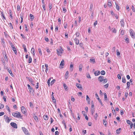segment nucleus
I'll list each match as a JSON object with an SVG mask.
<instances>
[{"label": "nucleus", "instance_id": "f257e3e1", "mask_svg": "<svg viewBox=\"0 0 135 135\" xmlns=\"http://www.w3.org/2000/svg\"><path fill=\"white\" fill-rule=\"evenodd\" d=\"M17 113H12V115L15 117L21 118L22 116H21V114L19 112H17Z\"/></svg>", "mask_w": 135, "mask_h": 135}, {"label": "nucleus", "instance_id": "f03ea898", "mask_svg": "<svg viewBox=\"0 0 135 135\" xmlns=\"http://www.w3.org/2000/svg\"><path fill=\"white\" fill-rule=\"evenodd\" d=\"M63 51V50L62 48H60L59 50H57V54L58 56H61V55L60 53L61 54L62 53Z\"/></svg>", "mask_w": 135, "mask_h": 135}, {"label": "nucleus", "instance_id": "7ed1b4c3", "mask_svg": "<svg viewBox=\"0 0 135 135\" xmlns=\"http://www.w3.org/2000/svg\"><path fill=\"white\" fill-rule=\"evenodd\" d=\"M27 86L29 90L30 93H33L34 92V90H33V88L31 87L29 84L27 85Z\"/></svg>", "mask_w": 135, "mask_h": 135}, {"label": "nucleus", "instance_id": "20e7f679", "mask_svg": "<svg viewBox=\"0 0 135 135\" xmlns=\"http://www.w3.org/2000/svg\"><path fill=\"white\" fill-rule=\"evenodd\" d=\"M4 118L7 123H9L10 120L9 119V118L8 117V116L5 115H4Z\"/></svg>", "mask_w": 135, "mask_h": 135}, {"label": "nucleus", "instance_id": "39448f33", "mask_svg": "<svg viewBox=\"0 0 135 135\" xmlns=\"http://www.w3.org/2000/svg\"><path fill=\"white\" fill-rule=\"evenodd\" d=\"M11 125L13 127L17 129V125L16 123L14 122H11L10 123Z\"/></svg>", "mask_w": 135, "mask_h": 135}, {"label": "nucleus", "instance_id": "423d86ee", "mask_svg": "<svg viewBox=\"0 0 135 135\" xmlns=\"http://www.w3.org/2000/svg\"><path fill=\"white\" fill-rule=\"evenodd\" d=\"M21 110L22 113L25 114L26 113V109L25 107L24 106H22L21 108Z\"/></svg>", "mask_w": 135, "mask_h": 135}, {"label": "nucleus", "instance_id": "0eeeda50", "mask_svg": "<svg viewBox=\"0 0 135 135\" xmlns=\"http://www.w3.org/2000/svg\"><path fill=\"white\" fill-rule=\"evenodd\" d=\"M22 128L23 131L25 134L28 133L27 130L25 127H22Z\"/></svg>", "mask_w": 135, "mask_h": 135}, {"label": "nucleus", "instance_id": "6e6552de", "mask_svg": "<svg viewBox=\"0 0 135 135\" xmlns=\"http://www.w3.org/2000/svg\"><path fill=\"white\" fill-rule=\"evenodd\" d=\"M104 77L103 76H100L98 78V80L100 82L102 81L104 79Z\"/></svg>", "mask_w": 135, "mask_h": 135}, {"label": "nucleus", "instance_id": "1a4fd4ad", "mask_svg": "<svg viewBox=\"0 0 135 135\" xmlns=\"http://www.w3.org/2000/svg\"><path fill=\"white\" fill-rule=\"evenodd\" d=\"M73 39L75 42L76 44V45H78L79 43V40L77 39L76 37L74 38Z\"/></svg>", "mask_w": 135, "mask_h": 135}, {"label": "nucleus", "instance_id": "9d476101", "mask_svg": "<svg viewBox=\"0 0 135 135\" xmlns=\"http://www.w3.org/2000/svg\"><path fill=\"white\" fill-rule=\"evenodd\" d=\"M64 60H62V61H61L60 64V68L61 66H64ZM63 67H62L61 68H63Z\"/></svg>", "mask_w": 135, "mask_h": 135}, {"label": "nucleus", "instance_id": "9b49d317", "mask_svg": "<svg viewBox=\"0 0 135 135\" xmlns=\"http://www.w3.org/2000/svg\"><path fill=\"white\" fill-rule=\"evenodd\" d=\"M130 34L131 37L133 38L134 37L133 31L132 30H130Z\"/></svg>", "mask_w": 135, "mask_h": 135}, {"label": "nucleus", "instance_id": "f8f14e48", "mask_svg": "<svg viewBox=\"0 0 135 135\" xmlns=\"http://www.w3.org/2000/svg\"><path fill=\"white\" fill-rule=\"evenodd\" d=\"M76 86L77 88L79 89H82V87L81 86V85L80 84L76 83Z\"/></svg>", "mask_w": 135, "mask_h": 135}, {"label": "nucleus", "instance_id": "ddd939ff", "mask_svg": "<svg viewBox=\"0 0 135 135\" xmlns=\"http://www.w3.org/2000/svg\"><path fill=\"white\" fill-rule=\"evenodd\" d=\"M120 23L121 26L124 27V22L123 20H122L120 21Z\"/></svg>", "mask_w": 135, "mask_h": 135}, {"label": "nucleus", "instance_id": "4468645a", "mask_svg": "<svg viewBox=\"0 0 135 135\" xmlns=\"http://www.w3.org/2000/svg\"><path fill=\"white\" fill-rule=\"evenodd\" d=\"M86 100L88 101V103L90 104V99L88 95H87L86 96Z\"/></svg>", "mask_w": 135, "mask_h": 135}, {"label": "nucleus", "instance_id": "2eb2a0df", "mask_svg": "<svg viewBox=\"0 0 135 135\" xmlns=\"http://www.w3.org/2000/svg\"><path fill=\"white\" fill-rule=\"evenodd\" d=\"M90 62L94 63L95 62L94 59L93 58H92L90 59Z\"/></svg>", "mask_w": 135, "mask_h": 135}, {"label": "nucleus", "instance_id": "dca6fc26", "mask_svg": "<svg viewBox=\"0 0 135 135\" xmlns=\"http://www.w3.org/2000/svg\"><path fill=\"white\" fill-rule=\"evenodd\" d=\"M43 118L44 120H47L48 119V117L47 115H44L43 117Z\"/></svg>", "mask_w": 135, "mask_h": 135}, {"label": "nucleus", "instance_id": "f3484780", "mask_svg": "<svg viewBox=\"0 0 135 135\" xmlns=\"http://www.w3.org/2000/svg\"><path fill=\"white\" fill-rule=\"evenodd\" d=\"M83 65L82 64H80L79 66V71H81L82 69Z\"/></svg>", "mask_w": 135, "mask_h": 135}, {"label": "nucleus", "instance_id": "a211bd4d", "mask_svg": "<svg viewBox=\"0 0 135 135\" xmlns=\"http://www.w3.org/2000/svg\"><path fill=\"white\" fill-rule=\"evenodd\" d=\"M51 98L52 99V102L54 103H56V99L54 98V95H51Z\"/></svg>", "mask_w": 135, "mask_h": 135}, {"label": "nucleus", "instance_id": "6ab92c4d", "mask_svg": "<svg viewBox=\"0 0 135 135\" xmlns=\"http://www.w3.org/2000/svg\"><path fill=\"white\" fill-rule=\"evenodd\" d=\"M69 74V71H67L65 75V77L66 79H67L68 78Z\"/></svg>", "mask_w": 135, "mask_h": 135}, {"label": "nucleus", "instance_id": "aec40b11", "mask_svg": "<svg viewBox=\"0 0 135 135\" xmlns=\"http://www.w3.org/2000/svg\"><path fill=\"white\" fill-rule=\"evenodd\" d=\"M30 18L31 19V21H32L33 20L34 18V16L31 14H30Z\"/></svg>", "mask_w": 135, "mask_h": 135}, {"label": "nucleus", "instance_id": "412c9836", "mask_svg": "<svg viewBox=\"0 0 135 135\" xmlns=\"http://www.w3.org/2000/svg\"><path fill=\"white\" fill-rule=\"evenodd\" d=\"M121 130V128H119V129H117L116 130V132L118 134H119L121 132L120 130Z\"/></svg>", "mask_w": 135, "mask_h": 135}, {"label": "nucleus", "instance_id": "4be33fe9", "mask_svg": "<svg viewBox=\"0 0 135 135\" xmlns=\"http://www.w3.org/2000/svg\"><path fill=\"white\" fill-rule=\"evenodd\" d=\"M26 78V79H28L29 82H30L31 83L33 82V79L31 78L28 77H27Z\"/></svg>", "mask_w": 135, "mask_h": 135}, {"label": "nucleus", "instance_id": "5701e85b", "mask_svg": "<svg viewBox=\"0 0 135 135\" xmlns=\"http://www.w3.org/2000/svg\"><path fill=\"white\" fill-rule=\"evenodd\" d=\"M73 65L71 64L70 66V70L71 71H73Z\"/></svg>", "mask_w": 135, "mask_h": 135}, {"label": "nucleus", "instance_id": "b1692460", "mask_svg": "<svg viewBox=\"0 0 135 135\" xmlns=\"http://www.w3.org/2000/svg\"><path fill=\"white\" fill-rule=\"evenodd\" d=\"M23 47L24 49V51L25 52H27V51L26 48V45L25 44H23Z\"/></svg>", "mask_w": 135, "mask_h": 135}, {"label": "nucleus", "instance_id": "393cba45", "mask_svg": "<svg viewBox=\"0 0 135 135\" xmlns=\"http://www.w3.org/2000/svg\"><path fill=\"white\" fill-rule=\"evenodd\" d=\"M94 74L95 76H97L99 75L100 74V71H96L94 73Z\"/></svg>", "mask_w": 135, "mask_h": 135}, {"label": "nucleus", "instance_id": "a878e982", "mask_svg": "<svg viewBox=\"0 0 135 135\" xmlns=\"http://www.w3.org/2000/svg\"><path fill=\"white\" fill-rule=\"evenodd\" d=\"M93 4L92 3H91L90 4V8L89 9V11H92V9H93Z\"/></svg>", "mask_w": 135, "mask_h": 135}, {"label": "nucleus", "instance_id": "bb28decb", "mask_svg": "<svg viewBox=\"0 0 135 135\" xmlns=\"http://www.w3.org/2000/svg\"><path fill=\"white\" fill-rule=\"evenodd\" d=\"M49 10L50 11L51 10L52 8V4L51 3H49Z\"/></svg>", "mask_w": 135, "mask_h": 135}, {"label": "nucleus", "instance_id": "cd10ccee", "mask_svg": "<svg viewBox=\"0 0 135 135\" xmlns=\"http://www.w3.org/2000/svg\"><path fill=\"white\" fill-rule=\"evenodd\" d=\"M115 3V5H116V8L117 9L118 11L120 9V7H119V6L118 5V4H117L116 3Z\"/></svg>", "mask_w": 135, "mask_h": 135}, {"label": "nucleus", "instance_id": "c85d7f7f", "mask_svg": "<svg viewBox=\"0 0 135 135\" xmlns=\"http://www.w3.org/2000/svg\"><path fill=\"white\" fill-rule=\"evenodd\" d=\"M91 109H94V106L93 101H91Z\"/></svg>", "mask_w": 135, "mask_h": 135}, {"label": "nucleus", "instance_id": "c756f323", "mask_svg": "<svg viewBox=\"0 0 135 135\" xmlns=\"http://www.w3.org/2000/svg\"><path fill=\"white\" fill-rule=\"evenodd\" d=\"M31 53L34 55H35V49L33 48H32L31 49Z\"/></svg>", "mask_w": 135, "mask_h": 135}, {"label": "nucleus", "instance_id": "7c9ffc66", "mask_svg": "<svg viewBox=\"0 0 135 135\" xmlns=\"http://www.w3.org/2000/svg\"><path fill=\"white\" fill-rule=\"evenodd\" d=\"M104 98L105 100H107V98L106 94V93H104Z\"/></svg>", "mask_w": 135, "mask_h": 135}, {"label": "nucleus", "instance_id": "2f4dec72", "mask_svg": "<svg viewBox=\"0 0 135 135\" xmlns=\"http://www.w3.org/2000/svg\"><path fill=\"white\" fill-rule=\"evenodd\" d=\"M98 100L99 102L100 103L101 105L102 106H103L104 105V104L102 103V101L101 100V99L99 98H98Z\"/></svg>", "mask_w": 135, "mask_h": 135}, {"label": "nucleus", "instance_id": "473e14b6", "mask_svg": "<svg viewBox=\"0 0 135 135\" xmlns=\"http://www.w3.org/2000/svg\"><path fill=\"white\" fill-rule=\"evenodd\" d=\"M107 122L106 120L103 119V123L105 126H106Z\"/></svg>", "mask_w": 135, "mask_h": 135}, {"label": "nucleus", "instance_id": "72a5a7b5", "mask_svg": "<svg viewBox=\"0 0 135 135\" xmlns=\"http://www.w3.org/2000/svg\"><path fill=\"white\" fill-rule=\"evenodd\" d=\"M29 58V61H28V63H30L32 62V58L30 56H29L28 57Z\"/></svg>", "mask_w": 135, "mask_h": 135}, {"label": "nucleus", "instance_id": "f704fd0d", "mask_svg": "<svg viewBox=\"0 0 135 135\" xmlns=\"http://www.w3.org/2000/svg\"><path fill=\"white\" fill-rule=\"evenodd\" d=\"M122 82L124 83H126V80L125 77H122Z\"/></svg>", "mask_w": 135, "mask_h": 135}, {"label": "nucleus", "instance_id": "c9c22d12", "mask_svg": "<svg viewBox=\"0 0 135 135\" xmlns=\"http://www.w3.org/2000/svg\"><path fill=\"white\" fill-rule=\"evenodd\" d=\"M108 5L109 6V7H110L112 6V3H111L110 1H109L108 2Z\"/></svg>", "mask_w": 135, "mask_h": 135}, {"label": "nucleus", "instance_id": "e433bc0d", "mask_svg": "<svg viewBox=\"0 0 135 135\" xmlns=\"http://www.w3.org/2000/svg\"><path fill=\"white\" fill-rule=\"evenodd\" d=\"M55 79H53V80H52L50 84L51 85H52L55 82Z\"/></svg>", "mask_w": 135, "mask_h": 135}, {"label": "nucleus", "instance_id": "4c0bfd02", "mask_svg": "<svg viewBox=\"0 0 135 135\" xmlns=\"http://www.w3.org/2000/svg\"><path fill=\"white\" fill-rule=\"evenodd\" d=\"M51 78H49V79L47 81V84H48V85L49 86H50V81L51 80Z\"/></svg>", "mask_w": 135, "mask_h": 135}, {"label": "nucleus", "instance_id": "58836bf2", "mask_svg": "<svg viewBox=\"0 0 135 135\" xmlns=\"http://www.w3.org/2000/svg\"><path fill=\"white\" fill-rule=\"evenodd\" d=\"M59 28V27L58 25H57L55 27V32H57L58 31V29Z\"/></svg>", "mask_w": 135, "mask_h": 135}, {"label": "nucleus", "instance_id": "ea45409f", "mask_svg": "<svg viewBox=\"0 0 135 135\" xmlns=\"http://www.w3.org/2000/svg\"><path fill=\"white\" fill-rule=\"evenodd\" d=\"M34 118L35 120H36L37 121H38V118L37 116H35L34 117Z\"/></svg>", "mask_w": 135, "mask_h": 135}, {"label": "nucleus", "instance_id": "a19ab883", "mask_svg": "<svg viewBox=\"0 0 135 135\" xmlns=\"http://www.w3.org/2000/svg\"><path fill=\"white\" fill-rule=\"evenodd\" d=\"M95 112L94 109H91V112L92 115H93L94 113Z\"/></svg>", "mask_w": 135, "mask_h": 135}, {"label": "nucleus", "instance_id": "79ce46f5", "mask_svg": "<svg viewBox=\"0 0 135 135\" xmlns=\"http://www.w3.org/2000/svg\"><path fill=\"white\" fill-rule=\"evenodd\" d=\"M86 77L87 78L89 79H91V77L90 76V75L89 73H87Z\"/></svg>", "mask_w": 135, "mask_h": 135}, {"label": "nucleus", "instance_id": "37998d69", "mask_svg": "<svg viewBox=\"0 0 135 135\" xmlns=\"http://www.w3.org/2000/svg\"><path fill=\"white\" fill-rule=\"evenodd\" d=\"M75 35H76V37H79L80 35V33L79 32H78L75 33Z\"/></svg>", "mask_w": 135, "mask_h": 135}, {"label": "nucleus", "instance_id": "c03bdc74", "mask_svg": "<svg viewBox=\"0 0 135 135\" xmlns=\"http://www.w3.org/2000/svg\"><path fill=\"white\" fill-rule=\"evenodd\" d=\"M105 71L102 70L101 72V74L102 75H104L105 74Z\"/></svg>", "mask_w": 135, "mask_h": 135}, {"label": "nucleus", "instance_id": "a18cd8bd", "mask_svg": "<svg viewBox=\"0 0 135 135\" xmlns=\"http://www.w3.org/2000/svg\"><path fill=\"white\" fill-rule=\"evenodd\" d=\"M63 86L64 87V89L65 90H66L67 89L68 87L67 86L66 84H63Z\"/></svg>", "mask_w": 135, "mask_h": 135}, {"label": "nucleus", "instance_id": "49530a36", "mask_svg": "<svg viewBox=\"0 0 135 135\" xmlns=\"http://www.w3.org/2000/svg\"><path fill=\"white\" fill-rule=\"evenodd\" d=\"M124 40L126 41V42L127 43H129V39L128 38H126L125 39V38Z\"/></svg>", "mask_w": 135, "mask_h": 135}, {"label": "nucleus", "instance_id": "de8ad7c7", "mask_svg": "<svg viewBox=\"0 0 135 135\" xmlns=\"http://www.w3.org/2000/svg\"><path fill=\"white\" fill-rule=\"evenodd\" d=\"M98 116V114L97 113H96L95 114V115L94 116V117L96 120L97 119Z\"/></svg>", "mask_w": 135, "mask_h": 135}, {"label": "nucleus", "instance_id": "09e8293b", "mask_svg": "<svg viewBox=\"0 0 135 135\" xmlns=\"http://www.w3.org/2000/svg\"><path fill=\"white\" fill-rule=\"evenodd\" d=\"M40 55H42V53L41 52V49L40 48H39L38 49Z\"/></svg>", "mask_w": 135, "mask_h": 135}, {"label": "nucleus", "instance_id": "8fccbe9b", "mask_svg": "<svg viewBox=\"0 0 135 135\" xmlns=\"http://www.w3.org/2000/svg\"><path fill=\"white\" fill-rule=\"evenodd\" d=\"M6 107L7 108V109L8 112H10L11 111H10V109H9V107L8 105H6Z\"/></svg>", "mask_w": 135, "mask_h": 135}, {"label": "nucleus", "instance_id": "3c124183", "mask_svg": "<svg viewBox=\"0 0 135 135\" xmlns=\"http://www.w3.org/2000/svg\"><path fill=\"white\" fill-rule=\"evenodd\" d=\"M9 25L10 27H11L12 29H13V27L11 23H9Z\"/></svg>", "mask_w": 135, "mask_h": 135}, {"label": "nucleus", "instance_id": "603ef678", "mask_svg": "<svg viewBox=\"0 0 135 135\" xmlns=\"http://www.w3.org/2000/svg\"><path fill=\"white\" fill-rule=\"evenodd\" d=\"M112 32L116 33V30L115 29V28H112Z\"/></svg>", "mask_w": 135, "mask_h": 135}, {"label": "nucleus", "instance_id": "864d4df0", "mask_svg": "<svg viewBox=\"0 0 135 135\" xmlns=\"http://www.w3.org/2000/svg\"><path fill=\"white\" fill-rule=\"evenodd\" d=\"M130 86V83L129 82H128L127 83V88H129Z\"/></svg>", "mask_w": 135, "mask_h": 135}, {"label": "nucleus", "instance_id": "5fc2aeb1", "mask_svg": "<svg viewBox=\"0 0 135 135\" xmlns=\"http://www.w3.org/2000/svg\"><path fill=\"white\" fill-rule=\"evenodd\" d=\"M4 107V105L0 103V109H2Z\"/></svg>", "mask_w": 135, "mask_h": 135}, {"label": "nucleus", "instance_id": "6e6d98bb", "mask_svg": "<svg viewBox=\"0 0 135 135\" xmlns=\"http://www.w3.org/2000/svg\"><path fill=\"white\" fill-rule=\"evenodd\" d=\"M104 81H103V83L105 84V83L108 81L107 79H103Z\"/></svg>", "mask_w": 135, "mask_h": 135}, {"label": "nucleus", "instance_id": "4d7b16f0", "mask_svg": "<svg viewBox=\"0 0 135 135\" xmlns=\"http://www.w3.org/2000/svg\"><path fill=\"white\" fill-rule=\"evenodd\" d=\"M109 84H106L104 85V87L106 88H107L108 87Z\"/></svg>", "mask_w": 135, "mask_h": 135}, {"label": "nucleus", "instance_id": "13d9d810", "mask_svg": "<svg viewBox=\"0 0 135 135\" xmlns=\"http://www.w3.org/2000/svg\"><path fill=\"white\" fill-rule=\"evenodd\" d=\"M45 40L47 42H48L49 41V38L46 36L45 37Z\"/></svg>", "mask_w": 135, "mask_h": 135}, {"label": "nucleus", "instance_id": "bf43d9fd", "mask_svg": "<svg viewBox=\"0 0 135 135\" xmlns=\"http://www.w3.org/2000/svg\"><path fill=\"white\" fill-rule=\"evenodd\" d=\"M25 28H26V31H28V29L27 28V26L26 24H25Z\"/></svg>", "mask_w": 135, "mask_h": 135}, {"label": "nucleus", "instance_id": "052dcab7", "mask_svg": "<svg viewBox=\"0 0 135 135\" xmlns=\"http://www.w3.org/2000/svg\"><path fill=\"white\" fill-rule=\"evenodd\" d=\"M38 84V83H36V85L35 87L37 89H38L39 87Z\"/></svg>", "mask_w": 135, "mask_h": 135}, {"label": "nucleus", "instance_id": "680f3d73", "mask_svg": "<svg viewBox=\"0 0 135 135\" xmlns=\"http://www.w3.org/2000/svg\"><path fill=\"white\" fill-rule=\"evenodd\" d=\"M93 15H94V13L93 12H92L91 13V16L90 17L91 19H93Z\"/></svg>", "mask_w": 135, "mask_h": 135}, {"label": "nucleus", "instance_id": "e2e57ef3", "mask_svg": "<svg viewBox=\"0 0 135 135\" xmlns=\"http://www.w3.org/2000/svg\"><path fill=\"white\" fill-rule=\"evenodd\" d=\"M4 58L5 59V60L7 61H8V57L6 56V54L5 55V57H4Z\"/></svg>", "mask_w": 135, "mask_h": 135}, {"label": "nucleus", "instance_id": "0e129e2a", "mask_svg": "<svg viewBox=\"0 0 135 135\" xmlns=\"http://www.w3.org/2000/svg\"><path fill=\"white\" fill-rule=\"evenodd\" d=\"M45 4H43V5L42 6V7L43 8L44 10H45Z\"/></svg>", "mask_w": 135, "mask_h": 135}, {"label": "nucleus", "instance_id": "69168bd1", "mask_svg": "<svg viewBox=\"0 0 135 135\" xmlns=\"http://www.w3.org/2000/svg\"><path fill=\"white\" fill-rule=\"evenodd\" d=\"M63 11H64V13H65L66 11V10L65 7L63 8L62 9Z\"/></svg>", "mask_w": 135, "mask_h": 135}, {"label": "nucleus", "instance_id": "338daca9", "mask_svg": "<svg viewBox=\"0 0 135 135\" xmlns=\"http://www.w3.org/2000/svg\"><path fill=\"white\" fill-rule=\"evenodd\" d=\"M4 112H1L0 113V116H2L4 115Z\"/></svg>", "mask_w": 135, "mask_h": 135}, {"label": "nucleus", "instance_id": "774afa93", "mask_svg": "<svg viewBox=\"0 0 135 135\" xmlns=\"http://www.w3.org/2000/svg\"><path fill=\"white\" fill-rule=\"evenodd\" d=\"M59 134V132L57 131H56L55 133V135H58Z\"/></svg>", "mask_w": 135, "mask_h": 135}]
</instances>
